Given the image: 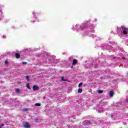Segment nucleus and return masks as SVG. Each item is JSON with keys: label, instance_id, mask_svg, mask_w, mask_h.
Masks as SVG:
<instances>
[{"label": "nucleus", "instance_id": "nucleus-7", "mask_svg": "<svg viewBox=\"0 0 128 128\" xmlns=\"http://www.w3.org/2000/svg\"><path fill=\"white\" fill-rule=\"evenodd\" d=\"M62 82H68V80L66 79H64V76L62 77Z\"/></svg>", "mask_w": 128, "mask_h": 128}, {"label": "nucleus", "instance_id": "nucleus-21", "mask_svg": "<svg viewBox=\"0 0 128 128\" xmlns=\"http://www.w3.org/2000/svg\"><path fill=\"white\" fill-rule=\"evenodd\" d=\"M111 117H112V118H114V115H112V116H111Z\"/></svg>", "mask_w": 128, "mask_h": 128}, {"label": "nucleus", "instance_id": "nucleus-11", "mask_svg": "<svg viewBox=\"0 0 128 128\" xmlns=\"http://www.w3.org/2000/svg\"><path fill=\"white\" fill-rule=\"evenodd\" d=\"M26 78L28 82H30V76H26Z\"/></svg>", "mask_w": 128, "mask_h": 128}, {"label": "nucleus", "instance_id": "nucleus-23", "mask_svg": "<svg viewBox=\"0 0 128 128\" xmlns=\"http://www.w3.org/2000/svg\"><path fill=\"white\" fill-rule=\"evenodd\" d=\"M24 110H26V109Z\"/></svg>", "mask_w": 128, "mask_h": 128}, {"label": "nucleus", "instance_id": "nucleus-14", "mask_svg": "<svg viewBox=\"0 0 128 128\" xmlns=\"http://www.w3.org/2000/svg\"><path fill=\"white\" fill-rule=\"evenodd\" d=\"M81 86H82V82H80L78 84V88H80Z\"/></svg>", "mask_w": 128, "mask_h": 128}, {"label": "nucleus", "instance_id": "nucleus-6", "mask_svg": "<svg viewBox=\"0 0 128 128\" xmlns=\"http://www.w3.org/2000/svg\"><path fill=\"white\" fill-rule=\"evenodd\" d=\"M114 92L113 91H110V96L111 97L114 96Z\"/></svg>", "mask_w": 128, "mask_h": 128}, {"label": "nucleus", "instance_id": "nucleus-17", "mask_svg": "<svg viewBox=\"0 0 128 128\" xmlns=\"http://www.w3.org/2000/svg\"><path fill=\"white\" fill-rule=\"evenodd\" d=\"M5 64H8V60H6V61H5Z\"/></svg>", "mask_w": 128, "mask_h": 128}, {"label": "nucleus", "instance_id": "nucleus-15", "mask_svg": "<svg viewBox=\"0 0 128 128\" xmlns=\"http://www.w3.org/2000/svg\"><path fill=\"white\" fill-rule=\"evenodd\" d=\"M4 124H0V128H2V126H4Z\"/></svg>", "mask_w": 128, "mask_h": 128}, {"label": "nucleus", "instance_id": "nucleus-4", "mask_svg": "<svg viewBox=\"0 0 128 128\" xmlns=\"http://www.w3.org/2000/svg\"><path fill=\"white\" fill-rule=\"evenodd\" d=\"M15 56L16 58H20V54L18 53H16L15 54Z\"/></svg>", "mask_w": 128, "mask_h": 128}, {"label": "nucleus", "instance_id": "nucleus-22", "mask_svg": "<svg viewBox=\"0 0 128 128\" xmlns=\"http://www.w3.org/2000/svg\"><path fill=\"white\" fill-rule=\"evenodd\" d=\"M71 68H74V66H72Z\"/></svg>", "mask_w": 128, "mask_h": 128}, {"label": "nucleus", "instance_id": "nucleus-5", "mask_svg": "<svg viewBox=\"0 0 128 128\" xmlns=\"http://www.w3.org/2000/svg\"><path fill=\"white\" fill-rule=\"evenodd\" d=\"M78 64V60H74L72 64V66H76Z\"/></svg>", "mask_w": 128, "mask_h": 128}, {"label": "nucleus", "instance_id": "nucleus-1", "mask_svg": "<svg viewBox=\"0 0 128 128\" xmlns=\"http://www.w3.org/2000/svg\"><path fill=\"white\" fill-rule=\"evenodd\" d=\"M121 29L123 30V34H128V28L124 26L121 27Z\"/></svg>", "mask_w": 128, "mask_h": 128}, {"label": "nucleus", "instance_id": "nucleus-16", "mask_svg": "<svg viewBox=\"0 0 128 128\" xmlns=\"http://www.w3.org/2000/svg\"><path fill=\"white\" fill-rule=\"evenodd\" d=\"M22 64H28V62H22Z\"/></svg>", "mask_w": 128, "mask_h": 128}, {"label": "nucleus", "instance_id": "nucleus-8", "mask_svg": "<svg viewBox=\"0 0 128 128\" xmlns=\"http://www.w3.org/2000/svg\"><path fill=\"white\" fill-rule=\"evenodd\" d=\"M78 94H82V90L81 88H78Z\"/></svg>", "mask_w": 128, "mask_h": 128}, {"label": "nucleus", "instance_id": "nucleus-13", "mask_svg": "<svg viewBox=\"0 0 128 128\" xmlns=\"http://www.w3.org/2000/svg\"><path fill=\"white\" fill-rule=\"evenodd\" d=\"M16 92L18 94L20 92V89H18V88L16 89Z\"/></svg>", "mask_w": 128, "mask_h": 128}, {"label": "nucleus", "instance_id": "nucleus-3", "mask_svg": "<svg viewBox=\"0 0 128 128\" xmlns=\"http://www.w3.org/2000/svg\"><path fill=\"white\" fill-rule=\"evenodd\" d=\"M24 126V128H30V124L28 122L25 123Z\"/></svg>", "mask_w": 128, "mask_h": 128}, {"label": "nucleus", "instance_id": "nucleus-19", "mask_svg": "<svg viewBox=\"0 0 128 128\" xmlns=\"http://www.w3.org/2000/svg\"><path fill=\"white\" fill-rule=\"evenodd\" d=\"M90 124V122H86L87 124Z\"/></svg>", "mask_w": 128, "mask_h": 128}, {"label": "nucleus", "instance_id": "nucleus-2", "mask_svg": "<svg viewBox=\"0 0 128 128\" xmlns=\"http://www.w3.org/2000/svg\"><path fill=\"white\" fill-rule=\"evenodd\" d=\"M32 90L34 91L38 90H40V88L36 85H34L32 87Z\"/></svg>", "mask_w": 128, "mask_h": 128}, {"label": "nucleus", "instance_id": "nucleus-20", "mask_svg": "<svg viewBox=\"0 0 128 128\" xmlns=\"http://www.w3.org/2000/svg\"><path fill=\"white\" fill-rule=\"evenodd\" d=\"M122 58L123 59V60H124V57H122Z\"/></svg>", "mask_w": 128, "mask_h": 128}, {"label": "nucleus", "instance_id": "nucleus-12", "mask_svg": "<svg viewBox=\"0 0 128 128\" xmlns=\"http://www.w3.org/2000/svg\"><path fill=\"white\" fill-rule=\"evenodd\" d=\"M35 106H40V104L38 103H36L35 104Z\"/></svg>", "mask_w": 128, "mask_h": 128}, {"label": "nucleus", "instance_id": "nucleus-10", "mask_svg": "<svg viewBox=\"0 0 128 128\" xmlns=\"http://www.w3.org/2000/svg\"><path fill=\"white\" fill-rule=\"evenodd\" d=\"M26 88H28V90H30V84H26Z\"/></svg>", "mask_w": 128, "mask_h": 128}, {"label": "nucleus", "instance_id": "nucleus-18", "mask_svg": "<svg viewBox=\"0 0 128 128\" xmlns=\"http://www.w3.org/2000/svg\"><path fill=\"white\" fill-rule=\"evenodd\" d=\"M43 100H46V96H44V98H43Z\"/></svg>", "mask_w": 128, "mask_h": 128}, {"label": "nucleus", "instance_id": "nucleus-9", "mask_svg": "<svg viewBox=\"0 0 128 128\" xmlns=\"http://www.w3.org/2000/svg\"><path fill=\"white\" fill-rule=\"evenodd\" d=\"M97 92H98V94H102V92H104V90H98Z\"/></svg>", "mask_w": 128, "mask_h": 128}]
</instances>
